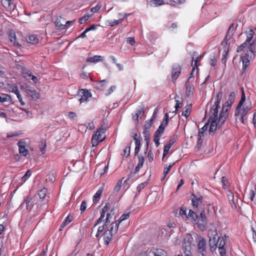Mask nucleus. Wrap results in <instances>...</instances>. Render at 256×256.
I'll return each mask as SVG.
<instances>
[{
    "label": "nucleus",
    "mask_w": 256,
    "mask_h": 256,
    "mask_svg": "<svg viewBox=\"0 0 256 256\" xmlns=\"http://www.w3.org/2000/svg\"><path fill=\"white\" fill-rule=\"evenodd\" d=\"M118 230V224L116 222H112L109 226V228L103 234L104 244L108 245L112 239L113 232L117 233Z\"/></svg>",
    "instance_id": "1"
},
{
    "label": "nucleus",
    "mask_w": 256,
    "mask_h": 256,
    "mask_svg": "<svg viewBox=\"0 0 256 256\" xmlns=\"http://www.w3.org/2000/svg\"><path fill=\"white\" fill-rule=\"evenodd\" d=\"M106 131V127L102 126L100 128L98 129L96 133L94 134L92 138V146H97L100 142H102L105 138L106 136L103 138H102V134H104Z\"/></svg>",
    "instance_id": "2"
},
{
    "label": "nucleus",
    "mask_w": 256,
    "mask_h": 256,
    "mask_svg": "<svg viewBox=\"0 0 256 256\" xmlns=\"http://www.w3.org/2000/svg\"><path fill=\"white\" fill-rule=\"evenodd\" d=\"M222 92H219L216 96L215 98V102H214V105L212 106L210 112V114L211 118L214 116V117L218 116V109L220 108V102L222 98Z\"/></svg>",
    "instance_id": "3"
},
{
    "label": "nucleus",
    "mask_w": 256,
    "mask_h": 256,
    "mask_svg": "<svg viewBox=\"0 0 256 256\" xmlns=\"http://www.w3.org/2000/svg\"><path fill=\"white\" fill-rule=\"evenodd\" d=\"M21 88L33 99L38 100L40 98V93L36 92V90L30 85L24 84L21 86Z\"/></svg>",
    "instance_id": "4"
},
{
    "label": "nucleus",
    "mask_w": 256,
    "mask_h": 256,
    "mask_svg": "<svg viewBox=\"0 0 256 256\" xmlns=\"http://www.w3.org/2000/svg\"><path fill=\"white\" fill-rule=\"evenodd\" d=\"M192 238L189 236L188 238L187 242L186 239H184V242L182 244V250L184 254V256H191L190 252V240Z\"/></svg>",
    "instance_id": "5"
},
{
    "label": "nucleus",
    "mask_w": 256,
    "mask_h": 256,
    "mask_svg": "<svg viewBox=\"0 0 256 256\" xmlns=\"http://www.w3.org/2000/svg\"><path fill=\"white\" fill-rule=\"evenodd\" d=\"M252 109L251 104H245L242 110H237V106L236 108L235 116H238V115H243V116H246L248 112Z\"/></svg>",
    "instance_id": "6"
},
{
    "label": "nucleus",
    "mask_w": 256,
    "mask_h": 256,
    "mask_svg": "<svg viewBox=\"0 0 256 256\" xmlns=\"http://www.w3.org/2000/svg\"><path fill=\"white\" fill-rule=\"evenodd\" d=\"M228 108H222V112L220 114L219 118L218 117V128H220L221 126L225 122L228 115L227 112H228Z\"/></svg>",
    "instance_id": "7"
},
{
    "label": "nucleus",
    "mask_w": 256,
    "mask_h": 256,
    "mask_svg": "<svg viewBox=\"0 0 256 256\" xmlns=\"http://www.w3.org/2000/svg\"><path fill=\"white\" fill-rule=\"evenodd\" d=\"M206 241L204 238H201L198 244V250L199 253L202 256L206 255Z\"/></svg>",
    "instance_id": "8"
},
{
    "label": "nucleus",
    "mask_w": 256,
    "mask_h": 256,
    "mask_svg": "<svg viewBox=\"0 0 256 256\" xmlns=\"http://www.w3.org/2000/svg\"><path fill=\"white\" fill-rule=\"evenodd\" d=\"M210 119L212 120L209 129V133L211 134L212 133H214L218 128H219L218 124V116L214 117L212 116V118H211V116H210Z\"/></svg>",
    "instance_id": "9"
},
{
    "label": "nucleus",
    "mask_w": 256,
    "mask_h": 256,
    "mask_svg": "<svg viewBox=\"0 0 256 256\" xmlns=\"http://www.w3.org/2000/svg\"><path fill=\"white\" fill-rule=\"evenodd\" d=\"M80 95L81 97L78 100L80 104L87 102L88 98L92 96L90 92L87 90H82L80 93Z\"/></svg>",
    "instance_id": "10"
},
{
    "label": "nucleus",
    "mask_w": 256,
    "mask_h": 256,
    "mask_svg": "<svg viewBox=\"0 0 256 256\" xmlns=\"http://www.w3.org/2000/svg\"><path fill=\"white\" fill-rule=\"evenodd\" d=\"M236 94L234 92H231L228 96V99L226 100L225 105L223 108H230L234 102Z\"/></svg>",
    "instance_id": "11"
},
{
    "label": "nucleus",
    "mask_w": 256,
    "mask_h": 256,
    "mask_svg": "<svg viewBox=\"0 0 256 256\" xmlns=\"http://www.w3.org/2000/svg\"><path fill=\"white\" fill-rule=\"evenodd\" d=\"M192 204L194 208H197L202 202L203 198L202 196H196L192 194Z\"/></svg>",
    "instance_id": "12"
},
{
    "label": "nucleus",
    "mask_w": 256,
    "mask_h": 256,
    "mask_svg": "<svg viewBox=\"0 0 256 256\" xmlns=\"http://www.w3.org/2000/svg\"><path fill=\"white\" fill-rule=\"evenodd\" d=\"M65 20L64 18L60 17V18H56L55 20L54 24L57 29L64 30L66 28V24H64Z\"/></svg>",
    "instance_id": "13"
},
{
    "label": "nucleus",
    "mask_w": 256,
    "mask_h": 256,
    "mask_svg": "<svg viewBox=\"0 0 256 256\" xmlns=\"http://www.w3.org/2000/svg\"><path fill=\"white\" fill-rule=\"evenodd\" d=\"M24 144H25L22 142H18V143L20 153L23 156H26L28 154V151L26 148Z\"/></svg>",
    "instance_id": "14"
},
{
    "label": "nucleus",
    "mask_w": 256,
    "mask_h": 256,
    "mask_svg": "<svg viewBox=\"0 0 256 256\" xmlns=\"http://www.w3.org/2000/svg\"><path fill=\"white\" fill-rule=\"evenodd\" d=\"M234 27V24H230L229 28L228 29V30L225 36L224 39L222 42V44L224 46H224H228V41L229 40V39L228 38V36L230 34V33H232V32L234 30L233 29Z\"/></svg>",
    "instance_id": "15"
},
{
    "label": "nucleus",
    "mask_w": 256,
    "mask_h": 256,
    "mask_svg": "<svg viewBox=\"0 0 256 256\" xmlns=\"http://www.w3.org/2000/svg\"><path fill=\"white\" fill-rule=\"evenodd\" d=\"M180 72L181 68L178 66L172 68V81L174 83L175 82V81L178 78L180 74Z\"/></svg>",
    "instance_id": "16"
},
{
    "label": "nucleus",
    "mask_w": 256,
    "mask_h": 256,
    "mask_svg": "<svg viewBox=\"0 0 256 256\" xmlns=\"http://www.w3.org/2000/svg\"><path fill=\"white\" fill-rule=\"evenodd\" d=\"M197 220H198V222H201L202 224H199V227H201V225H202L204 226L205 224H206L207 222V218L206 216L205 212L204 210H202L199 216H198V218H197Z\"/></svg>",
    "instance_id": "17"
},
{
    "label": "nucleus",
    "mask_w": 256,
    "mask_h": 256,
    "mask_svg": "<svg viewBox=\"0 0 256 256\" xmlns=\"http://www.w3.org/2000/svg\"><path fill=\"white\" fill-rule=\"evenodd\" d=\"M8 34V36L10 42H14V44L17 45L18 46H21L20 44L16 42V34L13 30H9Z\"/></svg>",
    "instance_id": "18"
},
{
    "label": "nucleus",
    "mask_w": 256,
    "mask_h": 256,
    "mask_svg": "<svg viewBox=\"0 0 256 256\" xmlns=\"http://www.w3.org/2000/svg\"><path fill=\"white\" fill-rule=\"evenodd\" d=\"M104 57L100 56H94L92 57H90L86 60L87 62H98L103 60Z\"/></svg>",
    "instance_id": "19"
},
{
    "label": "nucleus",
    "mask_w": 256,
    "mask_h": 256,
    "mask_svg": "<svg viewBox=\"0 0 256 256\" xmlns=\"http://www.w3.org/2000/svg\"><path fill=\"white\" fill-rule=\"evenodd\" d=\"M168 122V121L166 120L163 119L158 129L156 130V132L162 134L164 132L165 128L167 126Z\"/></svg>",
    "instance_id": "20"
},
{
    "label": "nucleus",
    "mask_w": 256,
    "mask_h": 256,
    "mask_svg": "<svg viewBox=\"0 0 256 256\" xmlns=\"http://www.w3.org/2000/svg\"><path fill=\"white\" fill-rule=\"evenodd\" d=\"M12 92L14 93L18 98V99L19 102L22 105L24 106L25 104V102L22 100V98L20 93V92L18 90V88L16 86H15L13 88Z\"/></svg>",
    "instance_id": "21"
},
{
    "label": "nucleus",
    "mask_w": 256,
    "mask_h": 256,
    "mask_svg": "<svg viewBox=\"0 0 256 256\" xmlns=\"http://www.w3.org/2000/svg\"><path fill=\"white\" fill-rule=\"evenodd\" d=\"M192 110V105L190 104H187L184 108V110L182 114V115L186 118H187L190 114Z\"/></svg>",
    "instance_id": "22"
},
{
    "label": "nucleus",
    "mask_w": 256,
    "mask_h": 256,
    "mask_svg": "<svg viewBox=\"0 0 256 256\" xmlns=\"http://www.w3.org/2000/svg\"><path fill=\"white\" fill-rule=\"evenodd\" d=\"M2 3L4 6L8 10H12L14 8V6H13V8L12 6V4L11 0H2Z\"/></svg>",
    "instance_id": "23"
},
{
    "label": "nucleus",
    "mask_w": 256,
    "mask_h": 256,
    "mask_svg": "<svg viewBox=\"0 0 256 256\" xmlns=\"http://www.w3.org/2000/svg\"><path fill=\"white\" fill-rule=\"evenodd\" d=\"M192 64L193 62H194V64H198L199 62L201 59L202 58V56H198V54L197 52H194L192 53Z\"/></svg>",
    "instance_id": "24"
},
{
    "label": "nucleus",
    "mask_w": 256,
    "mask_h": 256,
    "mask_svg": "<svg viewBox=\"0 0 256 256\" xmlns=\"http://www.w3.org/2000/svg\"><path fill=\"white\" fill-rule=\"evenodd\" d=\"M227 238V236L224 235V236L220 237L217 240V244L218 248L224 247L226 245V240Z\"/></svg>",
    "instance_id": "25"
},
{
    "label": "nucleus",
    "mask_w": 256,
    "mask_h": 256,
    "mask_svg": "<svg viewBox=\"0 0 256 256\" xmlns=\"http://www.w3.org/2000/svg\"><path fill=\"white\" fill-rule=\"evenodd\" d=\"M26 40L28 42L32 44H36L38 42V39L36 36L34 34L30 36Z\"/></svg>",
    "instance_id": "26"
},
{
    "label": "nucleus",
    "mask_w": 256,
    "mask_h": 256,
    "mask_svg": "<svg viewBox=\"0 0 256 256\" xmlns=\"http://www.w3.org/2000/svg\"><path fill=\"white\" fill-rule=\"evenodd\" d=\"M72 220V217L70 216H68L66 217L65 220H64V222L61 224L59 230H62V229L70 222H71Z\"/></svg>",
    "instance_id": "27"
},
{
    "label": "nucleus",
    "mask_w": 256,
    "mask_h": 256,
    "mask_svg": "<svg viewBox=\"0 0 256 256\" xmlns=\"http://www.w3.org/2000/svg\"><path fill=\"white\" fill-rule=\"evenodd\" d=\"M210 246L211 251L215 250L218 246L217 239L214 236L212 240H210Z\"/></svg>",
    "instance_id": "28"
},
{
    "label": "nucleus",
    "mask_w": 256,
    "mask_h": 256,
    "mask_svg": "<svg viewBox=\"0 0 256 256\" xmlns=\"http://www.w3.org/2000/svg\"><path fill=\"white\" fill-rule=\"evenodd\" d=\"M143 134L144 138V140L146 142V149H148L150 141V132L146 130H144Z\"/></svg>",
    "instance_id": "29"
},
{
    "label": "nucleus",
    "mask_w": 256,
    "mask_h": 256,
    "mask_svg": "<svg viewBox=\"0 0 256 256\" xmlns=\"http://www.w3.org/2000/svg\"><path fill=\"white\" fill-rule=\"evenodd\" d=\"M242 94L241 98H240V100L239 102L238 106H236L237 110L241 108L242 106L244 104V103L246 101V96H245V94H244V92L243 88H242Z\"/></svg>",
    "instance_id": "30"
},
{
    "label": "nucleus",
    "mask_w": 256,
    "mask_h": 256,
    "mask_svg": "<svg viewBox=\"0 0 256 256\" xmlns=\"http://www.w3.org/2000/svg\"><path fill=\"white\" fill-rule=\"evenodd\" d=\"M24 204H26V210H30L32 208V204L30 203V200L28 197H25L24 198V202L21 204L20 206H22Z\"/></svg>",
    "instance_id": "31"
},
{
    "label": "nucleus",
    "mask_w": 256,
    "mask_h": 256,
    "mask_svg": "<svg viewBox=\"0 0 256 256\" xmlns=\"http://www.w3.org/2000/svg\"><path fill=\"white\" fill-rule=\"evenodd\" d=\"M48 193V190L46 188H43L40 190L38 193L40 198L41 200H45Z\"/></svg>",
    "instance_id": "32"
},
{
    "label": "nucleus",
    "mask_w": 256,
    "mask_h": 256,
    "mask_svg": "<svg viewBox=\"0 0 256 256\" xmlns=\"http://www.w3.org/2000/svg\"><path fill=\"white\" fill-rule=\"evenodd\" d=\"M153 254L154 256H167L166 252L162 249H156Z\"/></svg>",
    "instance_id": "33"
},
{
    "label": "nucleus",
    "mask_w": 256,
    "mask_h": 256,
    "mask_svg": "<svg viewBox=\"0 0 256 256\" xmlns=\"http://www.w3.org/2000/svg\"><path fill=\"white\" fill-rule=\"evenodd\" d=\"M162 134L155 132L154 136V141L155 143L156 147L158 148L160 146V138Z\"/></svg>",
    "instance_id": "34"
},
{
    "label": "nucleus",
    "mask_w": 256,
    "mask_h": 256,
    "mask_svg": "<svg viewBox=\"0 0 256 256\" xmlns=\"http://www.w3.org/2000/svg\"><path fill=\"white\" fill-rule=\"evenodd\" d=\"M256 194V188L250 190L249 192L247 194V196L250 201L252 202L254 200Z\"/></svg>",
    "instance_id": "35"
},
{
    "label": "nucleus",
    "mask_w": 256,
    "mask_h": 256,
    "mask_svg": "<svg viewBox=\"0 0 256 256\" xmlns=\"http://www.w3.org/2000/svg\"><path fill=\"white\" fill-rule=\"evenodd\" d=\"M252 56L250 54H246L242 58V61L243 64H246L250 62L252 58Z\"/></svg>",
    "instance_id": "36"
},
{
    "label": "nucleus",
    "mask_w": 256,
    "mask_h": 256,
    "mask_svg": "<svg viewBox=\"0 0 256 256\" xmlns=\"http://www.w3.org/2000/svg\"><path fill=\"white\" fill-rule=\"evenodd\" d=\"M150 4L152 6H158L164 4L163 0H151Z\"/></svg>",
    "instance_id": "37"
},
{
    "label": "nucleus",
    "mask_w": 256,
    "mask_h": 256,
    "mask_svg": "<svg viewBox=\"0 0 256 256\" xmlns=\"http://www.w3.org/2000/svg\"><path fill=\"white\" fill-rule=\"evenodd\" d=\"M228 52V47L224 46V50L222 54V58L221 59V62L222 64H225L226 62V57Z\"/></svg>",
    "instance_id": "38"
},
{
    "label": "nucleus",
    "mask_w": 256,
    "mask_h": 256,
    "mask_svg": "<svg viewBox=\"0 0 256 256\" xmlns=\"http://www.w3.org/2000/svg\"><path fill=\"white\" fill-rule=\"evenodd\" d=\"M174 163L166 164L164 167L163 175H164V176H166L168 174L170 169L174 165Z\"/></svg>",
    "instance_id": "39"
},
{
    "label": "nucleus",
    "mask_w": 256,
    "mask_h": 256,
    "mask_svg": "<svg viewBox=\"0 0 256 256\" xmlns=\"http://www.w3.org/2000/svg\"><path fill=\"white\" fill-rule=\"evenodd\" d=\"M150 180V178L148 179V180L144 182H142L139 184L136 190L138 192H140L142 189H144L148 184Z\"/></svg>",
    "instance_id": "40"
},
{
    "label": "nucleus",
    "mask_w": 256,
    "mask_h": 256,
    "mask_svg": "<svg viewBox=\"0 0 256 256\" xmlns=\"http://www.w3.org/2000/svg\"><path fill=\"white\" fill-rule=\"evenodd\" d=\"M22 73L23 75V76L24 78H27L28 77H30L32 74V72L30 70L26 69L25 68H22Z\"/></svg>",
    "instance_id": "41"
},
{
    "label": "nucleus",
    "mask_w": 256,
    "mask_h": 256,
    "mask_svg": "<svg viewBox=\"0 0 256 256\" xmlns=\"http://www.w3.org/2000/svg\"><path fill=\"white\" fill-rule=\"evenodd\" d=\"M106 84L107 82L106 80H100L97 83L96 88L100 90H103V87Z\"/></svg>",
    "instance_id": "42"
},
{
    "label": "nucleus",
    "mask_w": 256,
    "mask_h": 256,
    "mask_svg": "<svg viewBox=\"0 0 256 256\" xmlns=\"http://www.w3.org/2000/svg\"><path fill=\"white\" fill-rule=\"evenodd\" d=\"M102 189L98 190H97L96 193L94 194L93 196V202H95L97 199L100 198L102 194Z\"/></svg>",
    "instance_id": "43"
},
{
    "label": "nucleus",
    "mask_w": 256,
    "mask_h": 256,
    "mask_svg": "<svg viewBox=\"0 0 256 256\" xmlns=\"http://www.w3.org/2000/svg\"><path fill=\"white\" fill-rule=\"evenodd\" d=\"M124 179V178H122V179H120L118 181V182H116V184L114 188V192L119 191V190H120V188L122 186V180Z\"/></svg>",
    "instance_id": "44"
},
{
    "label": "nucleus",
    "mask_w": 256,
    "mask_h": 256,
    "mask_svg": "<svg viewBox=\"0 0 256 256\" xmlns=\"http://www.w3.org/2000/svg\"><path fill=\"white\" fill-rule=\"evenodd\" d=\"M129 217H130V214L128 213V214H124L118 219V222L117 221H116V222H117V224H118V226H119L121 222H122V221H124V220L128 218Z\"/></svg>",
    "instance_id": "45"
},
{
    "label": "nucleus",
    "mask_w": 256,
    "mask_h": 256,
    "mask_svg": "<svg viewBox=\"0 0 256 256\" xmlns=\"http://www.w3.org/2000/svg\"><path fill=\"white\" fill-rule=\"evenodd\" d=\"M114 210H112L110 212H108L106 214V217L104 220H106V223H110V219L114 215Z\"/></svg>",
    "instance_id": "46"
},
{
    "label": "nucleus",
    "mask_w": 256,
    "mask_h": 256,
    "mask_svg": "<svg viewBox=\"0 0 256 256\" xmlns=\"http://www.w3.org/2000/svg\"><path fill=\"white\" fill-rule=\"evenodd\" d=\"M130 146H126L125 148V149L124 150L123 153L122 154V155L124 157L128 158L130 156Z\"/></svg>",
    "instance_id": "47"
},
{
    "label": "nucleus",
    "mask_w": 256,
    "mask_h": 256,
    "mask_svg": "<svg viewBox=\"0 0 256 256\" xmlns=\"http://www.w3.org/2000/svg\"><path fill=\"white\" fill-rule=\"evenodd\" d=\"M190 217L192 218L194 220H196L198 218V216L192 210H190L188 216L187 218Z\"/></svg>",
    "instance_id": "48"
},
{
    "label": "nucleus",
    "mask_w": 256,
    "mask_h": 256,
    "mask_svg": "<svg viewBox=\"0 0 256 256\" xmlns=\"http://www.w3.org/2000/svg\"><path fill=\"white\" fill-rule=\"evenodd\" d=\"M32 173L30 170H28L24 175L22 178V181L24 182L31 176Z\"/></svg>",
    "instance_id": "49"
},
{
    "label": "nucleus",
    "mask_w": 256,
    "mask_h": 256,
    "mask_svg": "<svg viewBox=\"0 0 256 256\" xmlns=\"http://www.w3.org/2000/svg\"><path fill=\"white\" fill-rule=\"evenodd\" d=\"M105 217V214L104 212H100V217L97 220L96 223L94 224V227H96L98 224L100 223L102 221H104V220Z\"/></svg>",
    "instance_id": "50"
},
{
    "label": "nucleus",
    "mask_w": 256,
    "mask_h": 256,
    "mask_svg": "<svg viewBox=\"0 0 256 256\" xmlns=\"http://www.w3.org/2000/svg\"><path fill=\"white\" fill-rule=\"evenodd\" d=\"M152 122H150V121H146L144 125V130H146L148 131H150V129Z\"/></svg>",
    "instance_id": "51"
},
{
    "label": "nucleus",
    "mask_w": 256,
    "mask_h": 256,
    "mask_svg": "<svg viewBox=\"0 0 256 256\" xmlns=\"http://www.w3.org/2000/svg\"><path fill=\"white\" fill-rule=\"evenodd\" d=\"M192 86L190 84H188L186 86V96L187 97H189L191 94V90H192Z\"/></svg>",
    "instance_id": "52"
},
{
    "label": "nucleus",
    "mask_w": 256,
    "mask_h": 256,
    "mask_svg": "<svg viewBox=\"0 0 256 256\" xmlns=\"http://www.w3.org/2000/svg\"><path fill=\"white\" fill-rule=\"evenodd\" d=\"M144 105L142 104L140 106L139 108L136 111V114H138V116H140L142 114L144 113Z\"/></svg>",
    "instance_id": "53"
},
{
    "label": "nucleus",
    "mask_w": 256,
    "mask_h": 256,
    "mask_svg": "<svg viewBox=\"0 0 256 256\" xmlns=\"http://www.w3.org/2000/svg\"><path fill=\"white\" fill-rule=\"evenodd\" d=\"M254 34V30H250L249 31V33L248 34V36H247V38L246 40V42H248L249 43L250 42L252 38H253Z\"/></svg>",
    "instance_id": "54"
},
{
    "label": "nucleus",
    "mask_w": 256,
    "mask_h": 256,
    "mask_svg": "<svg viewBox=\"0 0 256 256\" xmlns=\"http://www.w3.org/2000/svg\"><path fill=\"white\" fill-rule=\"evenodd\" d=\"M90 17V16L89 15H84L79 18L78 22L80 24H82L84 22L87 21L89 19Z\"/></svg>",
    "instance_id": "55"
},
{
    "label": "nucleus",
    "mask_w": 256,
    "mask_h": 256,
    "mask_svg": "<svg viewBox=\"0 0 256 256\" xmlns=\"http://www.w3.org/2000/svg\"><path fill=\"white\" fill-rule=\"evenodd\" d=\"M248 44L249 43L248 42H246H246H244L243 44H240L239 46H238V49H237V52H239L242 51L244 49V48H245L248 46Z\"/></svg>",
    "instance_id": "56"
},
{
    "label": "nucleus",
    "mask_w": 256,
    "mask_h": 256,
    "mask_svg": "<svg viewBox=\"0 0 256 256\" xmlns=\"http://www.w3.org/2000/svg\"><path fill=\"white\" fill-rule=\"evenodd\" d=\"M222 186L224 189H226L228 187V182L226 177H224V176L222 177Z\"/></svg>",
    "instance_id": "57"
},
{
    "label": "nucleus",
    "mask_w": 256,
    "mask_h": 256,
    "mask_svg": "<svg viewBox=\"0 0 256 256\" xmlns=\"http://www.w3.org/2000/svg\"><path fill=\"white\" fill-rule=\"evenodd\" d=\"M198 65H194V66L192 67L189 78H190L194 76V72L196 70V74H198Z\"/></svg>",
    "instance_id": "58"
},
{
    "label": "nucleus",
    "mask_w": 256,
    "mask_h": 256,
    "mask_svg": "<svg viewBox=\"0 0 256 256\" xmlns=\"http://www.w3.org/2000/svg\"><path fill=\"white\" fill-rule=\"evenodd\" d=\"M68 118L72 119L74 120H76V118H77L76 114L75 112H68Z\"/></svg>",
    "instance_id": "59"
},
{
    "label": "nucleus",
    "mask_w": 256,
    "mask_h": 256,
    "mask_svg": "<svg viewBox=\"0 0 256 256\" xmlns=\"http://www.w3.org/2000/svg\"><path fill=\"white\" fill-rule=\"evenodd\" d=\"M182 106V102L179 100H176V104L175 105V111L173 112L176 113L177 110Z\"/></svg>",
    "instance_id": "60"
},
{
    "label": "nucleus",
    "mask_w": 256,
    "mask_h": 256,
    "mask_svg": "<svg viewBox=\"0 0 256 256\" xmlns=\"http://www.w3.org/2000/svg\"><path fill=\"white\" fill-rule=\"evenodd\" d=\"M86 208V201L84 200L82 202L80 207V210L81 211V212L82 213Z\"/></svg>",
    "instance_id": "61"
},
{
    "label": "nucleus",
    "mask_w": 256,
    "mask_h": 256,
    "mask_svg": "<svg viewBox=\"0 0 256 256\" xmlns=\"http://www.w3.org/2000/svg\"><path fill=\"white\" fill-rule=\"evenodd\" d=\"M144 158L142 156H138V165L140 166L142 168V167L144 164Z\"/></svg>",
    "instance_id": "62"
},
{
    "label": "nucleus",
    "mask_w": 256,
    "mask_h": 256,
    "mask_svg": "<svg viewBox=\"0 0 256 256\" xmlns=\"http://www.w3.org/2000/svg\"><path fill=\"white\" fill-rule=\"evenodd\" d=\"M9 96L7 94L0 96V102H3L8 100Z\"/></svg>",
    "instance_id": "63"
},
{
    "label": "nucleus",
    "mask_w": 256,
    "mask_h": 256,
    "mask_svg": "<svg viewBox=\"0 0 256 256\" xmlns=\"http://www.w3.org/2000/svg\"><path fill=\"white\" fill-rule=\"evenodd\" d=\"M218 251L221 256H226V250L224 247L218 248Z\"/></svg>",
    "instance_id": "64"
}]
</instances>
